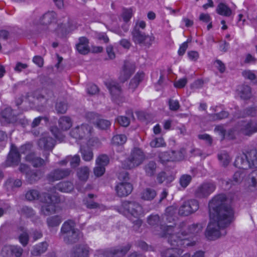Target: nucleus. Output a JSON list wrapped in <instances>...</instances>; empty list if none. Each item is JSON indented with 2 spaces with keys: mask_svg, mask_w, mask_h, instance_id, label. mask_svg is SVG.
Segmentation results:
<instances>
[{
  "mask_svg": "<svg viewBox=\"0 0 257 257\" xmlns=\"http://www.w3.org/2000/svg\"><path fill=\"white\" fill-rule=\"evenodd\" d=\"M242 75L245 78L249 80H253L255 76V74L250 70H245L242 72Z\"/></svg>",
  "mask_w": 257,
  "mask_h": 257,
  "instance_id": "0e129e2a",
  "label": "nucleus"
},
{
  "mask_svg": "<svg viewBox=\"0 0 257 257\" xmlns=\"http://www.w3.org/2000/svg\"><path fill=\"white\" fill-rule=\"evenodd\" d=\"M248 154L237 157L235 161V166L239 168L233 175V181L238 183L242 181L245 176L247 174V170L250 168V162L248 160Z\"/></svg>",
  "mask_w": 257,
  "mask_h": 257,
  "instance_id": "39448f33",
  "label": "nucleus"
},
{
  "mask_svg": "<svg viewBox=\"0 0 257 257\" xmlns=\"http://www.w3.org/2000/svg\"><path fill=\"white\" fill-rule=\"evenodd\" d=\"M245 115L251 117L257 116V106L249 107L246 109Z\"/></svg>",
  "mask_w": 257,
  "mask_h": 257,
  "instance_id": "13d9d810",
  "label": "nucleus"
},
{
  "mask_svg": "<svg viewBox=\"0 0 257 257\" xmlns=\"http://www.w3.org/2000/svg\"><path fill=\"white\" fill-rule=\"evenodd\" d=\"M13 245H6L2 249V254L5 257H10L13 254Z\"/></svg>",
  "mask_w": 257,
  "mask_h": 257,
  "instance_id": "8fccbe9b",
  "label": "nucleus"
},
{
  "mask_svg": "<svg viewBox=\"0 0 257 257\" xmlns=\"http://www.w3.org/2000/svg\"><path fill=\"white\" fill-rule=\"evenodd\" d=\"M19 170L22 173H24L26 175V177L32 182L34 181H36L37 179V175L34 173L32 175L29 174V168L28 166L24 164H21L19 167Z\"/></svg>",
  "mask_w": 257,
  "mask_h": 257,
  "instance_id": "c85d7f7f",
  "label": "nucleus"
},
{
  "mask_svg": "<svg viewBox=\"0 0 257 257\" xmlns=\"http://www.w3.org/2000/svg\"><path fill=\"white\" fill-rule=\"evenodd\" d=\"M133 12L132 9H123L121 16L124 21L127 22L131 18Z\"/></svg>",
  "mask_w": 257,
  "mask_h": 257,
  "instance_id": "864d4df0",
  "label": "nucleus"
},
{
  "mask_svg": "<svg viewBox=\"0 0 257 257\" xmlns=\"http://www.w3.org/2000/svg\"><path fill=\"white\" fill-rule=\"evenodd\" d=\"M134 41L137 44L143 43L148 38L145 34L140 32L138 29L135 28L132 32Z\"/></svg>",
  "mask_w": 257,
  "mask_h": 257,
  "instance_id": "a878e982",
  "label": "nucleus"
},
{
  "mask_svg": "<svg viewBox=\"0 0 257 257\" xmlns=\"http://www.w3.org/2000/svg\"><path fill=\"white\" fill-rule=\"evenodd\" d=\"M198 208L199 204L196 200H190L185 202L181 206L179 213L181 215L187 216L197 210Z\"/></svg>",
  "mask_w": 257,
  "mask_h": 257,
  "instance_id": "ddd939ff",
  "label": "nucleus"
},
{
  "mask_svg": "<svg viewBox=\"0 0 257 257\" xmlns=\"http://www.w3.org/2000/svg\"><path fill=\"white\" fill-rule=\"evenodd\" d=\"M76 47L79 53L82 54L88 53L89 51L88 39L85 37L80 38Z\"/></svg>",
  "mask_w": 257,
  "mask_h": 257,
  "instance_id": "aec40b11",
  "label": "nucleus"
},
{
  "mask_svg": "<svg viewBox=\"0 0 257 257\" xmlns=\"http://www.w3.org/2000/svg\"><path fill=\"white\" fill-rule=\"evenodd\" d=\"M59 126L62 130H67L72 124V122L70 117L68 116H62L59 120Z\"/></svg>",
  "mask_w": 257,
  "mask_h": 257,
  "instance_id": "7c9ffc66",
  "label": "nucleus"
},
{
  "mask_svg": "<svg viewBox=\"0 0 257 257\" xmlns=\"http://www.w3.org/2000/svg\"><path fill=\"white\" fill-rule=\"evenodd\" d=\"M240 133L250 136L257 133V120L242 122L238 128Z\"/></svg>",
  "mask_w": 257,
  "mask_h": 257,
  "instance_id": "9d476101",
  "label": "nucleus"
},
{
  "mask_svg": "<svg viewBox=\"0 0 257 257\" xmlns=\"http://www.w3.org/2000/svg\"><path fill=\"white\" fill-rule=\"evenodd\" d=\"M89 247L86 245H80L74 248L71 257H89Z\"/></svg>",
  "mask_w": 257,
  "mask_h": 257,
  "instance_id": "f3484780",
  "label": "nucleus"
},
{
  "mask_svg": "<svg viewBox=\"0 0 257 257\" xmlns=\"http://www.w3.org/2000/svg\"><path fill=\"white\" fill-rule=\"evenodd\" d=\"M116 120L120 125L124 127L128 126L130 123L127 117L122 116H118Z\"/></svg>",
  "mask_w": 257,
  "mask_h": 257,
  "instance_id": "5fc2aeb1",
  "label": "nucleus"
},
{
  "mask_svg": "<svg viewBox=\"0 0 257 257\" xmlns=\"http://www.w3.org/2000/svg\"><path fill=\"white\" fill-rule=\"evenodd\" d=\"M174 154L173 151L162 153L159 155L160 160L162 163H164L168 161H180L183 158V155L172 156V155Z\"/></svg>",
  "mask_w": 257,
  "mask_h": 257,
  "instance_id": "6ab92c4d",
  "label": "nucleus"
},
{
  "mask_svg": "<svg viewBox=\"0 0 257 257\" xmlns=\"http://www.w3.org/2000/svg\"><path fill=\"white\" fill-rule=\"evenodd\" d=\"M135 71V66L134 65L126 63L122 71L120 72L119 77L121 82H124L127 80Z\"/></svg>",
  "mask_w": 257,
  "mask_h": 257,
  "instance_id": "a211bd4d",
  "label": "nucleus"
},
{
  "mask_svg": "<svg viewBox=\"0 0 257 257\" xmlns=\"http://www.w3.org/2000/svg\"><path fill=\"white\" fill-rule=\"evenodd\" d=\"M80 150L82 157L84 161H90L93 159V154L92 151L90 149H85L84 147L81 146Z\"/></svg>",
  "mask_w": 257,
  "mask_h": 257,
  "instance_id": "4c0bfd02",
  "label": "nucleus"
},
{
  "mask_svg": "<svg viewBox=\"0 0 257 257\" xmlns=\"http://www.w3.org/2000/svg\"><path fill=\"white\" fill-rule=\"evenodd\" d=\"M77 176L82 181H86L89 175V169L87 167H82L77 170Z\"/></svg>",
  "mask_w": 257,
  "mask_h": 257,
  "instance_id": "cd10ccee",
  "label": "nucleus"
},
{
  "mask_svg": "<svg viewBox=\"0 0 257 257\" xmlns=\"http://www.w3.org/2000/svg\"><path fill=\"white\" fill-rule=\"evenodd\" d=\"M187 82V80L186 78H182L174 82V86L178 88H181L184 87Z\"/></svg>",
  "mask_w": 257,
  "mask_h": 257,
  "instance_id": "bf43d9fd",
  "label": "nucleus"
},
{
  "mask_svg": "<svg viewBox=\"0 0 257 257\" xmlns=\"http://www.w3.org/2000/svg\"><path fill=\"white\" fill-rule=\"evenodd\" d=\"M47 244L46 242H42L35 246L32 250V253L34 255H37L44 252L47 248Z\"/></svg>",
  "mask_w": 257,
  "mask_h": 257,
  "instance_id": "e433bc0d",
  "label": "nucleus"
},
{
  "mask_svg": "<svg viewBox=\"0 0 257 257\" xmlns=\"http://www.w3.org/2000/svg\"><path fill=\"white\" fill-rule=\"evenodd\" d=\"M218 159L224 166H227L230 161V158L226 152L221 153L218 155Z\"/></svg>",
  "mask_w": 257,
  "mask_h": 257,
  "instance_id": "de8ad7c7",
  "label": "nucleus"
},
{
  "mask_svg": "<svg viewBox=\"0 0 257 257\" xmlns=\"http://www.w3.org/2000/svg\"><path fill=\"white\" fill-rule=\"evenodd\" d=\"M67 104L64 102L57 103L56 106L57 111L61 113H65L67 109Z\"/></svg>",
  "mask_w": 257,
  "mask_h": 257,
  "instance_id": "6e6d98bb",
  "label": "nucleus"
},
{
  "mask_svg": "<svg viewBox=\"0 0 257 257\" xmlns=\"http://www.w3.org/2000/svg\"><path fill=\"white\" fill-rule=\"evenodd\" d=\"M39 23L44 26L54 25L61 23V20L57 19V15L53 11L46 13L39 20Z\"/></svg>",
  "mask_w": 257,
  "mask_h": 257,
  "instance_id": "f8f14e48",
  "label": "nucleus"
},
{
  "mask_svg": "<svg viewBox=\"0 0 257 257\" xmlns=\"http://www.w3.org/2000/svg\"><path fill=\"white\" fill-rule=\"evenodd\" d=\"M105 85L108 89L112 98L113 100L120 95V87L115 81L112 80H108L105 82Z\"/></svg>",
  "mask_w": 257,
  "mask_h": 257,
  "instance_id": "2eb2a0df",
  "label": "nucleus"
},
{
  "mask_svg": "<svg viewBox=\"0 0 257 257\" xmlns=\"http://www.w3.org/2000/svg\"><path fill=\"white\" fill-rule=\"evenodd\" d=\"M39 195V193L37 190H30L26 193L25 197L27 200L32 201L38 199Z\"/></svg>",
  "mask_w": 257,
  "mask_h": 257,
  "instance_id": "c03bdc74",
  "label": "nucleus"
},
{
  "mask_svg": "<svg viewBox=\"0 0 257 257\" xmlns=\"http://www.w3.org/2000/svg\"><path fill=\"white\" fill-rule=\"evenodd\" d=\"M61 222V219L58 216L50 217L47 220L48 225L49 227L58 226Z\"/></svg>",
  "mask_w": 257,
  "mask_h": 257,
  "instance_id": "37998d69",
  "label": "nucleus"
},
{
  "mask_svg": "<svg viewBox=\"0 0 257 257\" xmlns=\"http://www.w3.org/2000/svg\"><path fill=\"white\" fill-rule=\"evenodd\" d=\"M130 249V246L127 245L123 247H119L114 249L111 253L112 257H120L123 256Z\"/></svg>",
  "mask_w": 257,
  "mask_h": 257,
  "instance_id": "473e14b6",
  "label": "nucleus"
},
{
  "mask_svg": "<svg viewBox=\"0 0 257 257\" xmlns=\"http://www.w3.org/2000/svg\"><path fill=\"white\" fill-rule=\"evenodd\" d=\"M119 212L126 216L138 227L142 224L140 217L144 214L142 206L135 202H124L119 209Z\"/></svg>",
  "mask_w": 257,
  "mask_h": 257,
  "instance_id": "20e7f679",
  "label": "nucleus"
},
{
  "mask_svg": "<svg viewBox=\"0 0 257 257\" xmlns=\"http://www.w3.org/2000/svg\"><path fill=\"white\" fill-rule=\"evenodd\" d=\"M214 65L220 72L223 73L224 72L225 67L224 64L221 61L218 60H216L214 63Z\"/></svg>",
  "mask_w": 257,
  "mask_h": 257,
  "instance_id": "e2e57ef3",
  "label": "nucleus"
},
{
  "mask_svg": "<svg viewBox=\"0 0 257 257\" xmlns=\"http://www.w3.org/2000/svg\"><path fill=\"white\" fill-rule=\"evenodd\" d=\"M192 177L189 175H183L180 178V184L183 188L186 187L190 183Z\"/></svg>",
  "mask_w": 257,
  "mask_h": 257,
  "instance_id": "49530a36",
  "label": "nucleus"
},
{
  "mask_svg": "<svg viewBox=\"0 0 257 257\" xmlns=\"http://www.w3.org/2000/svg\"><path fill=\"white\" fill-rule=\"evenodd\" d=\"M159 221V217L157 215L150 216L148 220V223L151 225H156Z\"/></svg>",
  "mask_w": 257,
  "mask_h": 257,
  "instance_id": "69168bd1",
  "label": "nucleus"
},
{
  "mask_svg": "<svg viewBox=\"0 0 257 257\" xmlns=\"http://www.w3.org/2000/svg\"><path fill=\"white\" fill-rule=\"evenodd\" d=\"M31 148V145L27 144L22 146L19 150H18L17 148L14 145H12L11 151L6 161L7 165L9 166H15L18 165L20 161V154H29Z\"/></svg>",
  "mask_w": 257,
  "mask_h": 257,
  "instance_id": "0eeeda50",
  "label": "nucleus"
},
{
  "mask_svg": "<svg viewBox=\"0 0 257 257\" xmlns=\"http://www.w3.org/2000/svg\"><path fill=\"white\" fill-rule=\"evenodd\" d=\"M109 162V158L105 155H99L96 160V165H100L105 167Z\"/></svg>",
  "mask_w": 257,
  "mask_h": 257,
  "instance_id": "a19ab883",
  "label": "nucleus"
},
{
  "mask_svg": "<svg viewBox=\"0 0 257 257\" xmlns=\"http://www.w3.org/2000/svg\"><path fill=\"white\" fill-rule=\"evenodd\" d=\"M26 160L31 162L35 167H39L45 164L44 160L39 157H36L33 153L27 154L26 157Z\"/></svg>",
  "mask_w": 257,
  "mask_h": 257,
  "instance_id": "5701e85b",
  "label": "nucleus"
},
{
  "mask_svg": "<svg viewBox=\"0 0 257 257\" xmlns=\"http://www.w3.org/2000/svg\"><path fill=\"white\" fill-rule=\"evenodd\" d=\"M145 160V155L142 150L135 148L132 151L129 158L122 163V166L127 169L135 168L142 164Z\"/></svg>",
  "mask_w": 257,
  "mask_h": 257,
  "instance_id": "423d86ee",
  "label": "nucleus"
},
{
  "mask_svg": "<svg viewBox=\"0 0 257 257\" xmlns=\"http://www.w3.org/2000/svg\"><path fill=\"white\" fill-rule=\"evenodd\" d=\"M215 185L212 183H204L197 188L195 195L198 198L206 197L215 190Z\"/></svg>",
  "mask_w": 257,
  "mask_h": 257,
  "instance_id": "9b49d317",
  "label": "nucleus"
},
{
  "mask_svg": "<svg viewBox=\"0 0 257 257\" xmlns=\"http://www.w3.org/2000/svg\"><path fill=\"white\" fill-rule=\"evenodd\" d=\"M217 13L222 16L229 17L231 14V10L225 4L220 3L216 9Z\"/></svg>",
  "mask_w": 257,
  "mask_h": 257,
  "instance_id": "c756f323",
  "label": "nucleus"
},
{
  "mask_svg": "<svg viewBox=\"0 0 257 257\" xmlns=\"http://www.w3.org/2000/svg\"><path fill=\"white\" fill-rule=\"evenodd\" d=\"M55 145V140L50 137L48 133L43 134L42 137L38 142V146L45 150H51Z\"/></svg>",
  "mask_w": 257,
  "mask_h": 257,
  "instance_id": "4468645a",
  "label": "nucleus"
},
{
  "mask_svg": "<svg viewBox=\"0 0 257 257\" xmlns=\"http://www.w3.org/2000/svg\"><path fill=\"white\" fill-rule=\"evenodd\" d=\"M67 159L70 161V165L73 168L78 166L80 162V157L78 155H75L73 157H68Z\"/></svg>",
  "mask_w": 257,
  "mask_h": 257,
  "instance_id": "3c124183",
  "label": "nucleus"
},
{
  "mask_svg": "<svg viewBox=\"0 0 257 257\" xmlns=\"http://www.w3.org/2000/svg\"><path fill=\"white\" fill-rule=\"evenodd\" d=\"M28 65L27 64L18 62L16 63V66L14 67V70L16 72H20L23 70L26 69Z\"/></svg>",
  "mask_w": 257,
  "mask_h": 257,
  "instance_id": "052dcab7",
  "label": "nucleus"
},
{
  "mask_svg": "<svg viewBox=\"0 0 257 257\" xmlns=\"http://www.w3.org/2000/svg\"><path fill=\"white\" fill-rule=\"evenodd\" d=\"M74 228V222L72 221H68L65 222L61 227V233L64 236L73 233Z\"/></svg>",
  "mask_w": 257,
  "mask_h": 257,
  "instance_id": "b1692460",
  "label": "nucleus"
},
{
  "mask_svg": "<svg viewBox=\"0 0 257 257\" xmlns=\"http://www.w3.org/2000/svg\"><path fill=\"white\" fill-rule=\"evenodd\" d=\"M87 91L88 93L93 95L98 92V89L96 85L94 84H89L87 88Z\"/></svg>",
  "mask_w": 257,
  "mask_h": 257,
  "instance_id": "680f3d73",
  "label": "nucleus"
},
{
  "mask_svg": "<svg viewBox=\"0 0 257 257\" xmlns=\"http://www.w3.org/2000/svg\"><path fill=\"white\" fill-rule=\"evenodd\" d=\"M105 171V167L100 165H96L94 168V173L95 175L97 177L102 176L104 173Z\"/></svg>",
  "mask_w": 257,
  "mask_h": 257,
  "instance_id": "4d7b16f0",
  "label": "nucleus"
},
{
  "mask_svg": "<svg viewBox=\"0 0 257 257\" xmlns=\"http://www.w3.org/2000/svg\"><path fill=\"white\" fill-rule=\"evenodd\" d=\"M133 190L132 185L128 182L118 183L115 187V191L119 196L123 197L130 194Z\"/></svg>",
  "mask_w": 257,
  "mask_h": 257,
  "instance_id": "dca6fc26",
  "label": "nucleus"
},
{
  "mask_svg": "<svg viewBox=\"0 0 257 257\" xmlns=\"http://www.w3.org/2000/svg\"><path fill=\"white\" fill-rule=\"evenodd\" d=\"M150 146L153 148L164 147L166 145L164 139L162 138H155L150 142Z\"/></svg>",
  "mask_w": 257,
  "mask_h": 257,
  "instance_id": "a18cd8bd",
  "label": "nucleus"
},
{
  "mask_svg": "<svg viewBox=\"0 0 257 257\" xmlns=\"http://www.w3.org/2000/svg\"><path fill=\"white\" fill-rule=\"evenodd\" d=\"M215 132L220 135L222 138H224L225 136H227L229 139L233 138V136L231 134L232 131H229L227 135L225 133V130L222 126H217L215 128Z\"/></svg>",
  "mask_w": 257,
  "mask_h": 257,
  "instance_id": "58836bf2",
  "label": "nucleus"
},
{
  "mask_svg": "<svg viewBox=\"0 0 257 257\" xmlns=\"http://www.w3.org/2000/svg\"><path fill=\"white\" fill-rule=\"evenodd\" d=\"M174 179V176L170 173L162 172L158 174L157 180L159 183L165 182L166 183L171 182Z\"/></svg>",
  "mask_w": 257,
  "mask_h": 257,
  "instance_id": "393cba45",
  "label": "nucleus"
},
{
  "mask_svg": "<svg viewBox=\"0 0 257 257\" xmlns=\"http://www.w3.org/2000/svg\"><path fill=\"white\" fill-rule=\"evenodd\" d=\"M73 188V185L71 182H60L56 187V189L63 192H69Z\"/></svg>",
  "mask_w": 257,
  "mask_h": 257,
  "instance_id": "72a5a7b5",
  "label": "nucleus"
},
{
  "mask_svg": "<svg viewBox=\"0 0 257 257\" xmlns=\"http://www.w3.org/2000/svg\"><path fill=\"white\" fill-rule=\"evenodd\" d=\"M250 162V168L247 170V177L245 179V184L248 187H255L257 185V165L255 163V158H248Z\"/></svg>",
  "mask_w": 257,
  "mask_h": 257,
  "instance_id": "1a4fd4ad",
  "label": "nucleus"
},
{
  "mask_svg": "<svg viewBox=\"0 0 257 257\" xmlns=\"http://www.w3.org/2000/svg\"><path fill=\"white\" fill-rule=\"evenodd\" d=\"M144 77V74L143 73H137L134 78L131 80L129 85V89L133 91L138 87L139 83L142 81Z\"/></svg>",
  "mask_w": 257,
  "mask_h": 257,
  "instance_id": "2f4dec72",
  "label": "nucleus"
},
{
  "mask_svg": "<svg viewBox=\"0 0 257 257\" xmlns=\"http://www.w3.org/2000/svg\"><path fill=\"white\" fill-rule=\"evenodd\" d=\"M13 254L16 257H20L22 254L23 249L19 246L13 245Z\"/></svg>",
  "mask_w": 257,
  "mask_h": 257,
  "instance_id": "774afa93",
  "label": "nucleus"
},
{
  "mask_svg": "<svg viewBox=\"0 0 257 257\" xmlns=\"http://www.w3.org/2000/svg\"><path fill=\"white\" fill-rule=\"evenodd\" d=\"M96 126L100 129L104 130L108 128L110 125V122L105 119H99L96 123Z\"/></svg>",
  "mask_w": 257,
  "mask_h": 257,
  "instance_id": "09e8293b",
  "label": "nucleus"
},
{
  "mask_svg": "<svg viewBox=\"0 0 257 257\" xmlns=\"http://www.w3.org/2000/svg\"><path fill=\"white\" fill-rule=\"evenodd\" d=\"M42 201L43 205L41 208V212L45 215H49L57 211L56 204L59 201L56 195L50 196L49 194H44Z\"/></svg>",
  "mask_w": 257,
  "mask_h": 257,
  "instance_id": "6e6552de",
  "label": "nucleus"
},
{
  "mask_svg": "<svg viewBox=\"0 0 257 257\" xmlns=\"http://www.w3.org/2000/svg\"><path fill=\"white\" fill-rule=\"evenodd\" d=\"M157 230L160 229L161 232L156 233L162 236H165L168 238V241L170 242L172 247L169 248L162 252L163 257H178L182 253V246L192 245L193 243L190 242L185 237L186 235L182 233L183 238L179 239L180 237L178 236L181 231H185L187 229L186 226H184L181 228L178 227L173 228L171 225H167L166 227L156 226Z\"/></svg>",
  "mask_w": 257,
  "mask_h": 257,
  "instance_id": "f03ea898",
  "label": "nucleus"
},
{
  "mask_svg": "<svg viewBox=\"0 0 257 257\" xmlns=\"http://www.w3.org/2000/svg\"><path fill=\"white\" fill-rule=\"evenodd\" d=\"M226 196H215L209 203L210 221L206 229L205 235L210 240H214L226 234L225 227L234 218V212L227 205Z\"/></svg>",
  "mask_w": 257,
  "mask_h": 257,
  "instance_id": "f257e3e1",
  "label": "nucleus"
},
{
  "mask_svg": "<svg viewBox=\"0 0 257 257\" xmlns=\"http://www.w3.org/2000/svg\"><path fill=\"white\" fill-rule=\"evenodd\" d=\"M156 196V191L152 189L147 188L143 191L142 193V199L146 200H151Z\"/></svg>",
  "mask_w": 257,
  "mask_h": 257,
  "instance_id": "c9c22d12",
  "label": "nucleus"
},
{
  "mask_svg": "<svg viewBox=\"0 0 257 257\" xmlns=\"http://www.w3.org/2000/svg\"><path fill=\"white\" fill-rule=\"evenodd\" d=\"M156 164L154 162H150L145 167L146 174L149 176H152L155 173Z\"/></svg>",
  "mask_w": 257,
  "mask_h": 257,
  "instance_id": "79ce46f5",
  "label": "nucleus"
},
{
  "mask_svg": "<svg viewBox=\"0 0 257 257\" xmlns=\"http://www.w3.org/2000/svg\"><path fill=\"white\" fill-rule=\"evenodd\" d=\"M70 173V171L68 170H57L50 174V180L54 181L60 179L65 176H68Z\"/></svg>",
  "mask_w": 257,
  "mask_h": 257,
  "instance_id": "bb28decb",
  "label": "nucleus"
},
{
  "mask_svg": "<svg viewBox=\"0 0 257 257\" xmlns=\"http://www.w3.org/2000/svg\"><path fill=\"white\" fill-rule=\"evenodd\" d=\"M20 242L23 245L25 246L27 245L28 241V235L27 233H23L20 235L19 237Z\"/></svg>",
  "mask_w": 257,
  "mask_h": 257,
  "instance_id": "338daca9",
  "label": "nucleus"
},
{
  "mask_svg": "<svg viewBox=\"0 0 257 257\" xmlns=\"http://www.w3.org/2000/svg\"><path fill=\"white\" fill-rule=\"evenodd\" d=\"M12 110L11 108H7L2 112L0 118L1 122L5 124L6 123L14 122L15 120L14 116L12 114Z\"/></svg>",
  "mask_w": 257,
  "mask_h": 257,
  "instance_id": "412c9836",
  "label": "nucleus"
},
{
  "mask_svg": "<svg viewBox=\"0 0 257 257\" xmlns=\"http://www.w3.org/2000/svg\"><path fill=\"white\" fill-rule=\"evenodd\" d=\"M81 234L78 230H75L73 231V233L67 236H63L65 241L67 243H73L75 242L80 237Z\"/></svg>",
  "mask_w": 257,
  "mask_h": 257,
  "instance_id": "f704fd0d",
  "label": "nucleus"
},
{
  "mask_svg": "<svg viewBox=\"0 0 257 257\" xmlns=\"http://www.w3.org/2000/svg\"><path fill=\"white\" fill-rule=\"evenodd\" d=\"M237 93L241 98L243 99H248L251 96L250 88L247 85L238 87L237 89Z\"/></svg>",
  "mask_w": 257,
  "mask_h": 257,
  "instance_id": "4be33fe9",
  "label": "nucleus"
},
{
  "mask_svg": "<svg viewBox=\"0 0 257 257\" xmlns=\"http://www.w3.org/2000/svg\"><path fill=\"white\" fill-rule=\"evenodd\" d=\"M85 204H86V206L89 208H97L100 210H103L105 209V206H104L103 205L98 204L91 201H86V202H85Z\"/></svg>",
  "mask_w": 257,
  "mask_h": 257,
  "instance_id": "603ef678",
  "label": "nucleus"
},
{
  "mask_svg": "<svg viewBox=\"0 0 257 257\" xmlns=\"http://www.w3.org/2000/svg\"><path fill=\"white\" fill-rule=\"evenodd\" d=\"M91 128L90 126L85 123L78 125L73 128L70 132V136L75 139L78 144H87L88 146H97V140L90 139Z\"/></svg>",
  "mask_w": 257,
  "mask_h": 257,
  "instance_id": "7ed1b4c3",
  "label": "nucleus"
},
{
  "mask_svg": "<svg viewBox=\"0 0 257 257\" xmlns=\"http://www.w3.org/2000/svg\"><path fill=\"white\" fill-rule=\"evenodd\" d=\"M126 141V137L123 135L114 136L112 139V143L115 145H123Z\"/></svg>",
  "mask_w": 257,
  "mask_h": 257,
  "instance_id": "ea45409f",
  "label": "nucleus"
}]
</instances>
